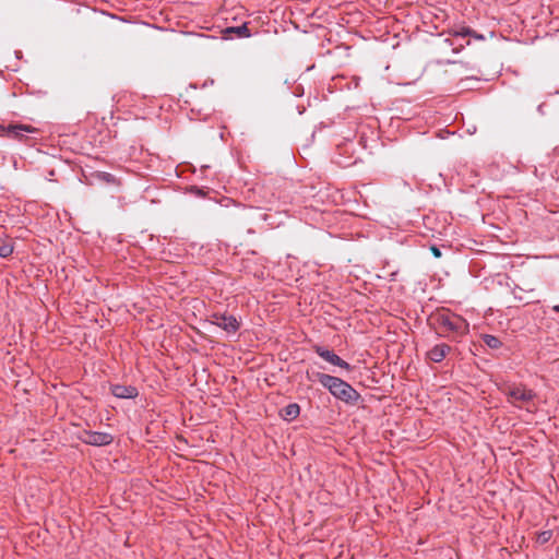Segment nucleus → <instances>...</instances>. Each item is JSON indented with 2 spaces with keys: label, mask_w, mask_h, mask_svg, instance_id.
Returning <instances> with one entry per match:
<instances>
[{
  "label": "nucleus",
  "mask_w": 559,
  "mask_h": 559,
  "mask_svg": "<svg viewBox=\"0 0 559 559\" xmlns=\"http://www.w3.org/2000/svg\"><path fill=\"white\" fill-rule=\"evenodd\" d=\"M317 379L335 399L348 405H356L358 403L360 394L341 378L318 372Z\"/></svg>",
  "instance_id": "1"
},
{
  "label": "nucleus",
  "mask_w": 559,
  "mask_h": 559,
  "mask_svg": "<svg viewBox=\"0 0 559 559\" xmlns=\"http://www.w3.org/2000/svg\"><path fill=\"white\" fill-rule=\"evenodd\" d=\"M438 328L443 332L452 333L455 336L467 334L469 331L468 322L459 314L443 311L435 317Z\"/></svg>",
  "instance_id": "2"
},
{
  "label": "nucleus",
  "mask_w": 559,
  "mask_h": 559,
  "mask_svg": "<svg viewBox=\"0 0 559 559\" xmlns=\"http://www.w3.org/2000/svg\"><path fill=\"white\" fill-rule=\"evenodd\" d=\"M210 322L224 330L227 334H235L240 328V323L237 318L226 312L212 313Z\"/></svg>",
  "instance_id": "3"
},
{
  "label": "nucleus",
  "mask_w": 559,
  "mask_h": 559,
  "mask_svg": "<svg viewBox=\"0 0 559 559\" xmlns=\"http://www.w3.org/2000/svg\"><path fill=\"white\" fill-rule=\"evenodd\" d=\"M78 438L82 442L95 447L108 445L114 441V437L110 433L91 430L81 431Z\"/></svg>",
  "instance_id": "4"
},
{
  "label": "nucleus",
  "mask_w": 559,
  "mask_h": 559,
  "mask_svg": "<svg viewBox=\"0 0 559 559\" xmlns=\"http://www.w3.org/2000/svg\"><path fill=\"white\" fill-rule=\"evenodd\" d=\"M8 132V139L23 142L27 140V134L37 133L38 129L33 127L32 124L10 122Z\"/></svg>",
  "instance_id": "5"
},
{
  "label": "nucleus",
  "mask_w": 559,
  "mask_h": 559,
  "mask_svg": "<svg viewBox=\"0 0 559 559\" xmlns=\"http://www.w3.org/2000/svg\"><path fill=\"white\" fill-rule=\"evenodd\" d=\"M507 395L509 402H511L513 405H518V403L527 404L536 396L533 390L522 385L510 388L507 392Z\"/></svg>",
  "instance_id": "6"
},
{
  "label": "nucleus",
  "mask_w": 559,
  "mask_h": 559,
  "mask_svg": "<svg viewBox=\"0 0 559 559\" xmlns=\"http://www.w3.org/2000/svg\"><path fill=\"white\" fill-rule=\"evenodd\" d=\"M314 352L322 358L324 359L325 361L334 365V366H337L340 368H343L347 371H350L352 370V367L348 362H346L345 360H343L338 355H336L333 350H330L323 346H319V345H316L313 347Z\"/></svg>",
  "instance_id": "7"
},
{
  "label": "nucleus",
  "mask_w": 559,
  "mask_h": 559,
  "mask_svg": "<svg viewBox=\"0 0 559 559\" xmlns=\"http://www.w3.org/2000/svg\"><path fill=\"white\" fill-rule=\"evenodd\" d=\"M451 350V347L444 343L435 345L427 353V358L433 362H440L444 359L447 354Z\"/></svg>",
  "instance_id": "8"
},
{
  "label": "nucleus",
  "mask_w": 559,
  "mask_h": 559,
  "mask_svg": "<svg viewBox=\"0 0 559 559\" xmlns=\"http://www.w3.org/2000/svg\"><path fill=\"white\" fill-rule=\"evenodd\" d=\"M111 393L118 399H133L138 395V390L132 385L116 384L111 386Z\"/></svg>",
  "instance_id": "9"
},
{
  "label": "nucleus",
  "mask_w": 559,
  "mask_h": 559,
  "mask_svg": "<svg viewBox=\"0 0 559 559\" xmlns=\"http://www.w3.org/2000/svg\"><path fill=\"white\" fill-rule=\"evenodd\" d=\"M448 33L451 36H454V37L472 36V37H474L475 39H478V40H484L485 39L484 35L477 34L476 32H474L472 28H469L467 26L452 27V28H450L448 31Z\"/></svg>",
  "instance_id": "10"
},
{
  "label": "nucleus",
  "mask_w": 559,
  "mask_h": 559,
  "mask_svg": "<svg viewBox=\"0 0 559 559\" xmlns=\"http://www.w3.org/2000/svg\"><path fill=\"white\" fill-rule=\"evenodd\" d=\"M299 413H300L299 405L296 404V403H292V404L286 405L281 411V416H282L283 419H285L287 421H290V420H294L295 418H297Z\"/></svg>",
  "instance_id": "11"
},
{
  "label": "nucleus",
  "mask_w": 559,
  "mask_h": 559,
  "mask_svg": "<svg viewBox=\"0 0 559 559\" xmlns=\"http://www.w3.org/2000/svg\"><path fill=\"white\" fill-rule=\"evenodd\" d=\"M225 34H235L237 37H249L250 36V32H249V28L247 27L246 23H243L240 26L227 27L225 29Z\"/></svg>",
  "instance_id": "12"
},
{
  "label": "nucleus",
  "mask_w": 559,
  "mask_h": 559,
  "mask_svg": "<svg viewBox=\"0 0 559 559\" xmlns=\"http://www.w3.org/2000/svg\"><path fill=\"white\" fill-rule=\"evenodd\" d=\"M95 177L96 179H98L99 181H103L107 185H112V186H119L120 182L119 180L110 173H106V171H98L95 174Z\"/></svg>",
  "instance_id": "13"
},
{
  "label": "nucleus",
  "mask_w": 559,
  "mask_h": 559,
  "mask_svg": "<svg viewBox=\"0 0 559 559\" xmlns=\"http://www.w3.org/2000/svg\"><path fill=\"white\" fill-rule=\"evenodd\" d=\"M483 341L484 343L492 348V349H496V348H499L501 346V342L498 337H496L495 335H490V334H485L483 336Z\"/></svg>",
  "instance_id": "14"
},
{
  "label": "nucleus",
  "mask_w": 559,
  "mask_h": 559,
  "mask_svg": "<svg viewBox=\"0 0 559 559\" xmlns=\"http://www.w3.org/2000/svg\"><path fill=\"white\" fill-rule=\"evenodd\" d=\"M13 252V246L10 242L0 241V257L7 258Z\"/></svg>",
  "instance_id": "15"
},
{
  "label": "nucleus",
  "mask_w": 559,
  "mask_h": 559,
  "mask_svg": "<svg viewBox=\"0 0 559 559\" xmlns=\"http://www.w3.org/2000/svg\"><path fill=\"white\" fill-rule=\"evenodd\" d=\"M551 535H552V533L550 531L542 532L538 535L537 540L542 544H545L551 538Z\"/></svg>",
  "instance_id": "16"
},
{
  "label": "nucleus",
  "mask_w": 559,
  "mask_h": 559,
  "mask_svg": "<svg viewBox=\"0 0 559 559\" xmlns=\"http://www.w3.org/2000/svg\"><path fill=\"white\" fill-rule=\"evenodd\" d=\"M8 129H9V123L8 124L0 123V136L8 138V135H9Z\"/></svg>",
  "instance_id": "17"
},
{
  "label": "nucleus",
  "mask_w": 559,
  "mask_h": 559,
  "mask_svg": "<svg viewBox=\"0 0 559 559\" xmlns=\"http://www.w3.org/2000/svg\"><path fill=\"white\" fill-rule=\"evenodd\" d=\"M431 251H432V253H433V255H435L436 258H440V257H441V251H440V249H439V248H437V247L432 246V247H431Z\"/></svg>",
  "instance_id": "18"
},
{
  "label": "nucleus",
  "mask_w": 559,
  "mask_h": 559,
  "mask_svg": "<svg viewBox=\"0 0 559 559\" xmlns=\"http://www.w3.org/2000/svg\"><path fill=\"white\" fill-rule=\"evenodd\" d=\"M463 47H464V46H463V45H461L459 48H453V51H454V52H459V51H461V49H463Z\"/></svg>",
  "instance_id": "19"
},
{
  "label": "nucleus",
  "mask_w": 559,
  "mask_h": 559,
  "mask_svg": "<svg viewBox=\"0 0 559 559\" xmlns=\"http://www.w3.org/2000/svg\"><path fill=\"white\" fill-rule=\"evenodd\" d=\"M552 310H554L555 312L559 313V305L554 306V307H552Z\"/></svg>",
  "instance_id": "20"
},
{
  "label": "nucleus",
  "mask_w": 559,
  "mask_h": 559,
  "mask_svg": "<svg viewBox=\"0 0 559 559\" xmlns=\"http://www.w3.org/2000/svg\"><path fill=\"white\" fill-rule=\"evenodd\" d=\"M444 41H445L447 44H449L450 46H452V45H453V41H452L450 38H447Z\"/></svg>",
  "instance_id": "21"
}]
</instances>
